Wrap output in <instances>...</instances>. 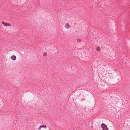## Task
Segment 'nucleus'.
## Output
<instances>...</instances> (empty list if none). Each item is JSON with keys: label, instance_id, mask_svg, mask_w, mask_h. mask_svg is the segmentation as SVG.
I'll use <instances>...</instances> for the list:
<instances>
[{"label": "nucleus", "instance_id": "obj_9", "mask_svg": "<svg viewBox=\"0 0 130 130\" xmlns=\"http://www.w3.org/2000/svg\"><path fill=\"white\" fill-rule=\"evenodd\" d=\"M47 55V53H46V52H44V53H43V55H44V56H46Z\"/></svg>", "mask_w": 130, "mask_h": 130}, {"label": "nucleus", "instance_id": "obj_6", "mask_svg": "<svg viewBox=\"0 0 130 130\" xmlns=\"http://www.w3.org/2000/svg\"><path fill=\"white\" fill-rule=\"evenodd\" d=\"M0 107L3 108L4 107V105L3 103L2 102H0Z\"/></svg>", "mask_w": 130, "mask_h": 130}, {"label": "nucleus", "instance_id": "obj_5", "mask_svg": "<svg viewBox=\"0 0 130 130\" xmlns=\"http://www.w3.org/2000/svg\"><path fill=\"white\" fill-rule=\"evenodd\" d=\"M11 59L13 60H15L16 59V57L14 55H12L11 57Z\"/></svg>", "mask_w": 130, "mask_h": 130}, {"label": "nucleus", "instance_id": "obj_3", "mask_svg": "<svg viewBox=\"0 0 130 130\" xmlns=\"http://www.w3.org/2000/svg\"><path fill=\"white\" fill-rule=\"evenodd\" d=\"M65 28L67 29H69L70 27V25L69 23H66L64 25Z\"/></svg>", "mask_w": 130, "mask_h": 130}, {"label": "nucleus", "instance_id": "obj_8", "mask_svg": "<svg viewBox=\"0 0 130 130\" xmlns=\"http://www.w3.org/2000/svg\"><path fill=\"white\" fill-rule=\"evenodd\" d=\"M77 41L78 42H80L82 41V40L80 39H77Z\"/></svg>", "mask_w": 130, "mask_h": 130}, {"label": "nucleus", "instance_id": "obj_4", "mask_svg": "<svg viewBox=\"0 0 130 130\" xmlns=\"http://www.w3.org/2000/svg\"><path fill=\"white\" fill-rule=\"evenodd\" d=\"M101 50V47L100 46H98L96 48V50L98 52H100Z\"/></svg>", "mask_w": 130, "mask_h": 130}, {"label": "nucleus", "instance_id": "obj_1", "mask_svg": "<svg viewBox=\"0 0 130 130\" xmlns=\"http://www.w3.org/2000/svg\"><path fill=\"white\" fill-rule=\"evenodd\" d=\"M2 24L5 26L7 27L11 26V24H10L6 23L4 22H2Z\"/></svg>", "mask_w": 130, "mask_h": 130}, {"label": "nucleus", "instance_id": "obj_7", "mask_svg": "<svg viewBox=\"0 0 130 130\" xmlns=\"http://www.w3.org/2000/svg\"><path fill=\"white\" fill-rule=\"evenodd\" d=\"M46 127V125L44 126V125H42L40 126L39 127V128H38V129L39 130H40L41 129V128L44 127V128H45Z\"/></svg>", "mask_w": 130, "mask_h": 130}, {"label": "nucleus", "instance_id": "obj_2", "mask_svg": "<svg viewBox=\"0 0 130 130\" xmlns=\"http://www.w3.org/2000/svg\"><path fill=\"white\" fill-rule=\"evenodd\" d=\"M101 127L104 130H108V128L104 124H102L101 125Z\"/></svg>", "mask_w": 130, "mask_h": 130}]
</instances>
